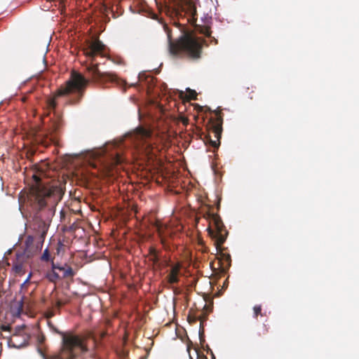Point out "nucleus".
Instances as JSON below:
<instances>
[{
    "label": "nucleus",
    "instance_id": "26",
    "mask_svg": "<svg viewBox=\"0 0 359 359\" xmlns=\"http://www.w3.org/2000/svg\"><path fill=\"white\" fill-rule=\"evenodd\" d=\"M30 276H31V275L29 274L28 278L26 279V280L24 282V283L22 285H24L25 283H27L29 281Z\"/></svg>",
    "mask_w": 359,
    "mask_h": 359
},
{
    "label": "nucleus",
    "instance_id": "6",
    "mask_svg": "<svg viewBox=\"0 0 359 359\" xmlns=\"http://www.w3.org/2000/svg\"><path fill=\"white\" fill-rule=\"evenodd\" d=\"M205 217L210 221V225L207 229L208 234L215 241L217 249H219L226 241L228 231L218 214L208 211L205 213Z\"/></svg>",
    "mask_w": 359,
    "mask_h": 359
},
{
    "label": "nucleus",
    "instance_id": "18",
    "mask_svg": "<svg viewBox=\"0 0 359 359\" xmlns=\"http://www.w3.org/2000/svg\"><path fill=\"white\" fill-rule=\"evenodd\" d=\"M253 311H254V318H257L259 315L262 316L261 305H255L253 307Z\"/></svg>",
    "mask_w": 359,
    "mask_h": 359
},
{
    "label": "nucleus",
    "instance_id": "9",
    "mask_svg": "<svg viewBox=\"0 0 359 359\" xmlns=\"http://www.w3.org/2000/svg\"><path fill=\"white\" fill-rule=\"evenodd\" d=\"M181 264L177 263L171 266V269L165 277L166 283L168 285L167 287L172 289L174 291L177 290L173 287V285L177 284L180 281V274L181 269Z\"/></svg>",
    "mask_w": 359,
    "mask_h": 359
},
{
    "label": "nucleus",
    "instance_id": "8",
    "mask_svg": "<svg viewBox=\"0 0 359 359\" xmlns=\"http://www.w3.org/2000/svg\"><path fill=\"white\" fill-rule=\"evenodd\" d=\"M126 161L122 154L116 151L110 155L109 161L104 165V169L106 175H113V170L115 167L122 165Z\"/></svg>",
    "mask_w": 359,
    "mask_h": 359
},
{
    "label": "nucleus",
    "instance_id": "25",
    "mask_svg": "<svg viewBox=\"0 0 359 359\" xmlns=\"http://www.w3.org/2000/svg\"><path fill=\"white\" fill-rule=\"evenodd\" d=\"M210 38L211 39V41L214 42V44H217V40L215 37H212L211 36V37H210Z\"/></svg>",
    "mask_w": 359,
    "mask_h": 359
},
{
    "label": "nucleus",
    "instance_id": "5",
    "mask_svg": "<svg viewBox=\"0 0 359 359\" xmlns=\"http://www.w3.org/2000/svg\"><path fill=\"white\" fill-rule=\"evenodd\" d=\"M62 347L58 353L50 355L45 359H75L80 353L88 351L85 339L73 332H60Z\"/></svg>",
    "mask_w": 359,
    "mask_h": 359
},
{
    "label": "nucleus",
    "instance_id": "15",
    "mask_svg": "<svg viewBox=\"0 0 359 359\" xmlns=\"http://www.w3.org/2000/svg\"><path fill=\"white\" fill-rule=\"evenodd\" d=\"M149 254L150 256V260L153 262L154 264H157L160 260L158 252L154 247H150L149 249Z\"/></svg>",
    "mask_w": 359,
    "mask_h": 359
},
{
    "label": "nucleus",
    "instance_id": "19",
    "mask_svg": "<svg viewBox=\"0 0 359 359\" xmlns=\"http://www.w3.org/2000/svg\"><path fill=\"white\" fill-rule=\"evenodd\" d=\"M41 259L43 262H48L50 260V255L48 249H46L43 251V255H41Z\"/></svg>",
    "mask_w": 359,
    "mask_h": 359
},
{
    "label": "nucleus",
    "instance_id": "12",
    "mask_svg": "<svg viewBox=\"0 0 359 359\" xmlns=\"http://www.w3.org/2000/svg\"><path fill=\"white\" fill-rule=\"evenodd\" d=\"M21 336L18 334H14L10 339L8 344L11 346L15 348H22L27 345L28 344V337L27 336H22V340L20 341V338Z\"/></svg>",
    "mask_w": 359,
    "mask_h": 359
},
{
    "label": "nucleus",
    "instance_id": "3",
    "mask_svg": "<svg viewBox=\"0 0 359 359\" xmlns=\"http://www.w3.org/2000/svg\"><path fill=\"white\" fill-rule=\"evenodd\" d=\"M89 80L84 77L81 73L73 70L71 72L69 79L63 86H61L56 91L53 97L48 98L47 106L49 109L53 110L57 106L56 98L61 96H67L70 94H76V97L69 100L70 104H78L82 99L85 89Z\"/></svg>",
    "mask_w": 359,
    "mask_h": 359
},
{
    "label": "nucleus",
    "instance_id": "16",
    "mask_svg": "<svg viewBox=\"0 0 359 359\" xmlns=\"http://www.w3.org/2000/svg\"><path fill=\"white\" fill-rule=\"evenodd\" d=\"M200 32L204 34L207 37H211V30L210 27L204 26L202 27L200 29Z\"/></svg>",
    "mask_w": 359,
    "mask_h": 359
},
{
    "label": "nucleus",
    "instance_id": "14",
    "mask_svg": "<svg viewBox=\"0 0 359 359\" xmlns=\"http://www.w3.org/2000/svg\"><path fill=\"white\" fill-rule=\"evenodd\" d=\"M53 262V261L52 260V263ZM56 270H57V269H53L52 268L51 271H48L46 273V277L48 279V280H50L52 283H55L59 279L62 278L61 276L57 273Z\"/></svg>",
    "mask_w": 359,
    "mask_h": 359
},
{
    "label": "nucleus",
    "instance_id": "2",
    "mask_svg": "<svg viewBox=\"0 0 359 359\" xmlns=\"http://www.w3.org/2000/svg\"><path fill=\"white\" fill-rule=\"evenodd\" d=\"M105 46L99 39L87 40L83 48V54L90 59V63L86 65L88 76L95 82H116V75L109 72H101L98 68L99 63H94L97 55H104Z\"/></svg>",
    "mask_w": 359,
    "mask_h": 359
},
{
    "label": "nucleus",
    "instance_id": "23",
    "mask_svg": "<svg viewBox=\"0 0 359 359\" xmlns=\"http://www.w3.org/2000/svg\"><path fill=\"white\" fill-rule=\"evenodd\" d=\"M3 293V278H0V297L2 296Z\"/></svg>",
    "mask_w": 359,
    "mask_h": 359
},
{
    "label": "nucleus",
    "instance_id": "4",
    "mask_svg": "<svg viewBox=\"0 0 359 359\" xmlns=\"http://www.w3.org/2000/svg\"><path fill=\"white\" fill-rule=\"evenodd\" d=\"M203 43V41L190 34H184L175 41L169 37V53L175 57L197 60L201 57Z\"/></svg>",
    "mask_w": 359,
    "mask_h": 359
},
{
    "label": "nucleus",
    "instance_id": "27",
    "mask_svg": "<svg viewBox=\"0 0 359 359\" xmlns=\"http://www.w3.org/2000/svg\"><path fill=\"white\" fill-rule=\"evenodd\" d=\"M219 208V203L217 204V209Z\"/></svg>",
    "mask_w": 359,
    "mask_h": 359
},
{
    "label": "nucleus",
    "instance_id": "13",
    "mask_svg": "<svg viewBox=\"0 0 359 359\" xmlns=\"http://www.w3.org/2000/svg\"><path fill=\"white\" fill-rule=\"evenodd\" d=\"M137 135L142 140H147L151 136V131L144 128H138L136 130Z\"/></svg>",
    "mask_w": 359,
    "mask_h": 359
},
{
    "label": "nucleus",
    "instance_id": "1",
    "mask_svg": "<svg viewBox=\"0 0 359 359\" xmlns=\"http://www.w3.org/2000/svg\"><path fill=\"white\" fill-rule=\"evenodd\" d=\"M33 178L35 184L27 195L26 204L34 212L32 228L36 235L26 238L23 257L27 259L41 250L55 206L62 196V189L57 185H45L36 175Z\"/></svg>",
    "mask_w": 359,
    "mask_h": 359
},
{
    "label": "nucleus",
    "instance_id": "20",
    "mask_svg": "<svg viewBox=\"0 0 359 359\" xmlns=\"http://www.w3.org/2000/svg\"><path fill=\"white\" fill-rule=\"evenodd\" d=\"M67 302V301L66 300H62V299H57L56 300L55 303V308H57V309H60L62 306H64L65 304H66Z\"/></svg>",
    "mask_w": 359,
    "mask_h": 359
},
{
    "label": "nucleus",
    "instance_id": "22",
    "mask_svg": "<svg viewBox=\"0 0 359 359\" xmlns=\"http://www.w3.org/2000/svg\"><path fill=\"white\" fill-rule=\"evenodd\" d=\"M16 272H20L22 270V265L21 264H17L14 266Z\"/></svg>",
    "mask_w": 359,
    "mask_h": 359
},
{
    "label": "nucleus",
    "instance_id": "10",
    "mask_svg": "<svg viewBox=\"0 0 359 359\" xmlns=\"http://www.w3.org/2000/svg\"><path fill=\"white\" fill-rule=\"evenodd\" d=\"M53 269H57L62 273V278H72L76 273V270L73 269L69 265L65 264L64 265H57L53 262Z\"/></svg>",
    "mask_w": 359,
    "mask_h": 359
},
{
    "label": "nucleus",
    "instance_id": "28",
    "mask_svg": "<svg viewBox=\"0 0 359 359\" xmlns=\"http://www.w3.org/2000/svg\"><path fill=\"white\" fill-rule=\"evenodd\" d=\"M227 258L228 259H230V255H228Z\"/></svg>",
    "mask_w": 359,
    "mask_h": 359
},
{
    "label": "nucleus",
    "instance_id": "11",
    "mask_svg": "<svg viewBox=\"0 0 359 359\" xmlns=\"http://www.w3.org/2000/svg\"><path fill=\"white\" fill-rule=\"evenodd\" d=\"M154 226L155 227L156 231L158 232L160 238H161V243L163 245V248L165 249H167L168 248V241L167 238L165 236V230L167 229V226L163 224L159 220H156L154 224Z\"/></svg>",
    "mask_w": 359,
    "mask_h": 359
},
{
    "label": "nucleus",
    "instance_id": "21",
    "mask_svg": "<svg viewBox=\"0 0 359 359\" xmlns=\"http://www.w3.org/2000/svg\"><path fill=\"white\" fill-rule=\"evenodd\" d=\"M269 332V328L266 327V325H264L262 330L257 332V335L259 337H261L262 335H266Z\"/></svg>",
    "mask_w": 359,
    "mask_h": 359
},
{
    "label": "nucleus",
    "instance_id": "7",
    "mask_svg": "<svg viewBox=\"0 0 359 359\" xmlns=\"http://www.w3.org/2000/svg\"><path fill=\"white\" fill-rule=\"evenodd\" d=\"M215 118H210L207 126L208 134L206 136V141L215 149L220 145V139L222 133L223 114L222 109L217 108L214 111Z\"/></svg>",
    "mask_w": 359,
    "mask_h": 359
},
{
    "label": "nucleus",
    "instance_id": "24",
    "mask_svg": "<svg viewBox=\"0 0 359 359\" xmlns=\"http://www.w3.org/2000/svg\"><path fill=\"white\" fill-rule=\"evenodd\" d=\"M107 335V332H101L100 333V339H103L105 337V336Z\"/></svg>",
    "mask_w": 359,
    "mask_h": 359
},
{
    "label": "nucleus",
    "instance_id": "17",
    "mask_svg": "<svg viewBox=\"0 0 359 359\" xmlns=\"http://www.w3.org/2000/svg\"><path fill=\"white\" fill-rule=\"evenodd\" d=\"M187 98L189 100H195L197 99V93L194 90L187 89Z\"/></svg>",
    "mask_w": 359,
    "mask_h": 359
}]
</instances>
